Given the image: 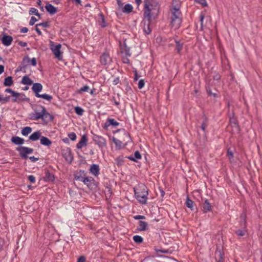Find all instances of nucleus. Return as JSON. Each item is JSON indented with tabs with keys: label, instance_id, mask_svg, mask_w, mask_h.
<instances>
[{
	"label": "nucleus",
	"instance_id": "obj_1",
	"mask_svg": "<svg viewBox=\"0 0 262 262\" xmlns=\"http://www.w3.org/2000/svg\"><path fill=\"white\" fill-rule=\"evenodd\" d=\"M160 5L156 0H145L144 5V16L147 20L151 21L159 14Z\"/></svg>",
	"mask_w": 262,
	"mask_h": 262
},
{
	"label": "nucleus",
	"instance_id": "obj_2",
	"mask_svg": "<svg viewBox=\"0 0 262 262\" xmlns=\"http://www.w3.org/2000/svg\"><path fill=\"white\" fill-rule=\"evenodd\" d=\"M180 9L179 3L176 1H173L170 9V25L175 29L180 27L182 21V15Z\"/></svg>",
	"mask_w": 262,
	"mask_h": 262
},
{
	"label": "nucleus",
	"instance_id": "obj_3",
	"mask_svg": "<svg viewBox=\"0 0 262 262\" xmlns=\"http://www.w3.org/2000/svg\"><path fill=\"white\" fill-rule=\"evenodd\" d=\"M134 193L136 199L142 204L147 203L148 195V189L144 184H140L137 188H134Z\"/></svg>",
	"mask_w": 262,
	"mask_h": 262
},
{
	"label": "nucleus",
	"instance_id": "obj_4",
	"mask_svg": "<svg viewBox=\"0 0 262 262\" xmlns=\"http://www.w3.org/2000/svg\"><path fill=\"white\" fill-rule=\"evenodd\" d=\"M34 113L32 114V119L34 120L44 119L49 117L51 120L53 117L47 111L45 106L38 105L34 110Z\"/></svg>",
	"mask_w": 262,
	"mask_h": 262
},
{
	"label": "nucleus",
	"instance_id": "obj_5",
	"mask_svg": "<svg viewBox=\"0 0 262 262\" xmlns=\"http://www.w3.org/2000/svg\"><path fill=\"white\" fill-rule=\"evenodd\" d=\"M50 43V49L53 53L55 57L59 60H61L62 59V53L60 51L61 45L60 44L55 45L53 41H51Z\"/></svg>",
	"mask_w": 262,
	"mask_h": 262
},
{
	"label": "nucleus",
	"instance_id": "obj_6",
	"mask_svg": "<svg viewBox=\"0 0 262 262\" xmlns=\"http://www.w3.org/2000/svg\"><path fill=\"white\" fill-rule=\"evenodd\" d=\"M16 150L19 152L20 157L24 159L28 158V155L31 154L33 152V149L26 146H19L16 148Z\"/></svg>",
	"mask_w": 262,
	"mask_h": 262
},
{
	"label": "nucleus",
	"instance_id": "obj_7",
	"mask_svg": "<svg viewBox=\"0 0 262 262\" xmlns=\"http://www.w3.org/2000/svg\"><path fill=\"white\" fill-rule=\"evenodd\" d=\"M62 154L66 161L71 163L73 160V156L71 149L69 147H65L62 150Z\"/></svg>",
	"mask_w": 262,
	"mask_h": 262
},
{
	"label": "nucleus",
	"instance_id": "obj_8",
	"mask_svg": "<svg viewBox=\"0 0 262 262\" xmlns=\"http://www.w3.org/2000/svg\"><path fill=\"white\" fill-rule=\"evenodd\" d=\"M100 61L103 66H108L112 63V59L107 52H104L100 57Z\"/></svg>",
	"mask_w": 262,
	"mask_h": 262
},
{
	"label": "nucleus",
	"instance_id": "obj_9",
	"mask_svg": "<svg viewBox=\"0 0 262 262\" xmlns=\"http://www.w3.org/2000/svg\"><path fill=\"white\" fill-rule=\"evenodd\" d=\"M119 125V123L116 121L114 119L108 118L106 119L105 122L103 124L102 127L104 129H107L108 127L110 126L113 127H116Z\"/></svg>",
	"mask_w": 262,
	"mask_h": 262
},
{
	"label": "nucleus",
	"instance_id": "obj_10",
	"mask_svg": "<svg viewBox=\"0 0 262 262\" xmlns=\"http://www.w3.org/2000/svg\"><path fill=\"white\" fill-rule=\"evenodd\" d=\"M13 97L12 101L14 102H20L24 100L25 98V95L23 93H19L16 92H14L12 95Z\"/></svg>",
	"mask_w": 262,
	"mask_h": 262
},
{
	"label": "nucleus",
	"instance_id": "obj_11",
	"mask_svg": "<svg viewBox=\"0 0 262 262\" xmlns=\"http://www.w3.org/2000/svg\"><path fill=\"white\" fill-rule=\"evenodd\" d=\"M86 173L84 170H79L74 173V179L76 181H82L86 177Z\"/></svg>",
	"mask_w": 262,
	"mask_h": 262
},
{
	"label": "nucleus",
	"instance_id": "obj_12",
	"mask_svg": "<svg viewBox=\"0 0 262 262\" xmlns=\"http://www.w3.org/2000/svg\"><path fill=\"white\" fill-rule=\"evenodd\" d=\"M121 53L124 56H130L131 53L130 52L129 48L126 46V43L124 41L123 45H120Z\"/></svg>",
	"mask_w": 262,
	"mask_h": 262
},
{
	"label": "nucleus",
	"instance_id": "obj_13",
	"mask_svg": "<svg viewBox=\"0 0 262 262\" xmlns=\"http://www.w3.org/2000/svg\"><path fill=\"white\" fill-rule=\"evenodd\" d=\"M32 90L35 93V96L37 97L39 95V92L42 90V85L39 83H34L32 87Z\"/></svg>",
	"mask_w": 262,
	"mask_h": 262
},
{
	"label": "nucleus",
	"instance_id": "obj_14",
	"mask_svg": "<svg viewBox=\"0 0 262 262\" xmlns=\"http://www.w3.org/2000/svg\"><path fill=\"white\" fill-rule=\"evenodd\" d=\"M90 172L95 177H98L100 173V168L98 165L92 164L90 168Z\"/></svg>",
	"mask_w": 262,
	"mask_h": 262
},
{
	"label": "nucleus",
	"instance_id": "obj_15",
	"mask_svg": "<svg viewBox=\"0 0 262 262\" xmlns=\"http://www.w3.org/2000/svg\"><path fill=\"white\" fill-rule=\"evenodd\" d=\"M88 138L85 135H83L80 140L78 142L76 147L78 149H81L82 147L87 145Z\"/></svg>",
	"mask_w": 262,
	"mask_h": 262
},
{
	"label": "nucleus",
	"instance_id": "obj_16",
	"mask_svg": "<svg viewBox=\"0 0 262 262\" xmlns=\"http://www.w3.org/2000/svg\"><path fill=\"white\" fill-rule=\"evenodd\" d=\"M13 41V38L9 35H4L2 38L3 44L6 46H10Z\"/></svg>",
	"mask_w": 262,
	"mask_h": 262
},
{
	"label": "nucleus",
	"instance_id": "obj_17",
	"mask_svg": "<svg viewBox=\"0 0 262 262\" xmlns=\"http://www.w3.org/2000/svg\"><path fill=\"white\" fill-rule=\"evenodd\" d=\"M41 137V133L39 130L36 131L31 134L29 139L32 141H36L39 139Z\"/></svg>",
	"mask_w": 262,
	"mask_h": 262
},
{
	"label": "nucleus",
	"instance_id": "obj_18",
	"mask_svg": "<svg viewBox=\"0 0 262 262\" xmlns=\"http://www.w3.org/2000/svg\"><path fill=\"white\" fill-rule=\"evenodd\" d=\"M95 141L97 144H98L99 147H103L106 145L105 139L101 136H96L95 138Z\"/></svg>",
	"mask_w": 262,
	"mask_h": 262
},
{
	"label": "nucleus",
	"instance_id": "obj_19",
	"mask_svg": "<svg viewBox=\"0 0 262 262\" xmlns=\"http://www.w3.org/2000/svg\"><path fill=\"white\" fill-rule=\"evenodd\" d=\"M38 26H41L42 28H49L50 27V24H49V23L48 22L46 21V22H43V23H42L37 24L36 25V26H35V30H36L37 33L39 35H42V33H41V31L40 30V29L38 28Z\"/></svg>",
	"mask_w": 262,
	"mask_h": 262
},
{
	"label": "nucleus",
	"instance_id": "obj_20",
	"mask_svg": "<svg viewBox=\"0 0 262 262\" xmlns=\"http://www.w3.org/2000/svg\"><path fill=\"white\" fill-rule=\"evenodd\" d=\"M11 140L13 143L18 145H21L25 142L24 139L18 136L12 137Z\"/></svg>",
	"mask_w": 262,
	"mask_h": 262
},
{
	"label": "nucleus",
	"instance_id": "obj_21",
	"mask_svg": "<svg viewBox=\"0 0 262 262\" xmlns=\"http://www.w3.org/2000/svg\"><path fill=\"white\" fill-rule=\"evenodd\" d=\"M45 9L51 15H53L57 12V8L50 4H47Z\"/></svg>",
	"mask_w": 262,
	"mask_h": 262
},
{
	"label": "nucleus",
	"instance_id": "obj_22",
	"mask_svg": "<svg viewBox=\"0 0 262 262\" xmlns=\"http://www.w3.org/2000/svg\"><path fill=\"white\" fill-rule=\"evenodd\" d=\"M148 229V224L147 222L140 221L139 222V226L137 227V230L139 231H146Z\"/></svg>",
	"mask_w": 262,
	"mask_h": 262
},
{
	"label": "nucleus",
	"instance_id": "obj_23",
	"mask_svg": "<svg viewBox=\"0 0 262 262\" xmlns=\"http://www.w3.org/2000/svg\"><path fill=\"white\" fill-rule=\"evenodd\" d=\"M212 210V206L209 202L208 200L206 199L203 205V211L204 212L206 213Z\"/></svg>",
	"mask_w": 262,
	"mask_h": 262
},
{
	"label": "nucleus",
	"instance_id": "obj_24",
	"mask_svg": "<svg viewBox=\"0 0 262 262\" xmlns=\"http://www.w3.org/2000/svg\"><path fill=\"white\" fill-rule=\"evenodd\" d=\"M40 142L41 144L47 146H50L52 144V141L45 136L41 137Z\"/></svg>",
	"mask_w": 262,
	"mask_h": 262
},
{
	"label": "nucleus",
	"instance_id": "obj_25",
	"mask_svg": "<svg viewBox=\"0 0 262 262\" xmlns=\"http://www.w3.org/2000/svg\"><path fill=\"white\" fill-rule=\"evenodd\" d=\"M55 177L54 174L50 173L49 171H46L43 180L46 182H52L54 180Z\"/></svg>",
	"mask_w": 262,
	"mask_h": 262
},
{
	"label": "nucleus",
	"instance_id": "obj_26",
	"mask_svg": "<svg viewBox=\"0 0 262 262\" xmlns=\"http://www.w3.org/2000/svg\"><path fill=\"white\" fill-rule=\"evenodd\" d=\"M94 181V179L92 177L86 176L82 182L88 187H90L92 186Z\"/></svg>",
	"mask_w": 262,
	"mask_h": 262
},
{
	"label": "nucleus",
	"instance_id": "obj_27",
	"mask_svg": "<svg viewBox=\"0 0 262 262\" xmlns=\"http://www.w3.org/2000/svg\"><path fill=\"white\" fill-rule=\"evenodd\" d=\"M21 83L23 84L30 85L33 84V81L28 76L26 75L23 77L21 79Z\"/></svg>",
	"mask_w": 262,
	"mask_h": 262
},
{
	"label": "nucleus",
	"instance_id": "obj_28",
	"mask_svg": "<svg viewBox=\"0 0 262 262\" xmlns=\"http://www.w3.org/2000/svg\"><path fill=\"white\" fill-rule=\"evenodd\" d=\"M133 10V7L129 4H126L122 9L121 11L123 13H129Z\"/></svg>",
	"mask_w": 262,
	"mask_h": 262
},
{
	"label": "nucleus",
	"instance_id": "obj_29",
	"mask_svg": "<svg viewBox=\"0 0 262 262\" xmlns=\"http://www.w3.org/2000/svg\"><path fill=\"white\" fill-rule=\"evenodd\" d=\"M148 22L146 24L145 23L143 26V31L144 33L146 34H149L151 33V29L150 28V24L151 21L147 20Z\"/></svg>",
	"mask_w": 262,
	"mask_h": 262
},
{
	"label": "nucleus",
	"instance_id": "obj_30",
	"mask_svg": "<svg viewBox=\"0 0 262 262\" xmlns=\"http://www.w3.org/2000/svg\"><path fill=\"white\" fill-rule=\"evenodd\" d=\"M32 128L30 126H26L24 127L21 130V134L24 136H27L29 134L32 132Z\"/></svg>",
	"mask_w": 262,
	"mask_h": 262
},
{
	"label": "nucleus",
	"instance_id": "obj_31",
	"mask_svg": "<svg viewBox=\"0 0 262 262\" xmlns=\"http://www.w3.org/2000/svg\"><path fill=\"white\" fill-rule=\"evenodd\" d=\"M13 83L12 77L11 76H8L5 79L4 82V85L6 86H10Z\"/></svg>",
	"mask_w": 262,
	"mask_h": 262
},
{
	"label": "nucleus",
	"instance_id": "obj_32",
	"mask_svg": "<svg viewBox=\"0 0 262 262\" xmlns=\"http://www.w3.org/2000/svg\"><path fill=\"white\" fill-rule=\"evenodd\" d=\"M175 42L176 43V50L179 54H180L183 48V43L178 40H175Z\"/></svg>",
	"mask_w": 262,
	"mask_h": 262
},
{
	"label": "nucleus",
	"instance_id": "obj_33",
	"mask_svg": "<svg viewBox=\"0 0 262 262\" xmlns=\"http://www.w3.org/2000/svg\"><path fill=\"white\" fill-rule=\"evenodd\" d=\"M37 97L41 98L48 101H51L53 99V96L47 94H39Z\"/></svg>",
	"mask_w": 262,
	"mask_h": 262
},
{
	"label": "nucleus",
	"instance_id": "obj_34",
	"mask_svg": "<svg viewBox=\"0 0 262 262\" xmlns=\"http://www.w3.org/2000/svg\"><path fill=\"white\" fill-rule=\"evenodd\" d=\"M100 20L99 21V24L102 28H104L106 27L107 23L105 20L104 16L102 13L99 14Z\"/></svg>",
	"mask_w": 262,
	"mask_h": 262
},
{
	"label": "nucleus",
	"instance_id": "obj_35",
	"mask_svg": "<svg viewBox=\"0 0 262 262\" xmlns=\"http://www.w3.org/2000/svg\"><path fill=\"white\" fill-rule=\"evenodd\" d=\"M141 158V156L139 151H135L134 154V157L130 156L128 157V159L130 160L136 161V159H140Z\"/></svg>",
	"mask_w": 262,
	"mask_h": 262
},
{
	"label": "nucleus",
	"instance_id": "obj_36",
	"mask_svg": "<svg viewBox=\"0 0 262 262\" xmlns=\"http://www.w3.org/2000/svg\"><path fill=\"white\" fill-rule=\"evenodd\" d=\"M215 254L216 258H224V253L221 249H219L217 248L215 251Z\"/></svg>",
	"mask_w": 262,
	"mask_h": 262
},
{
	"label": "nucleus",
	"instance_id": "obj_37",
	"mask_svg": "<svg viewBox=\"0 0 262 262\" xmlns=\"http://www.w3.org/2000/svg\"><path fill=\"white\" fill-rule=\"evenodd\" d=\"M193 202L189 199L188 198L187 199L186 201V205L187 207L189 208L191 210H193Z\"/></svg>",
	"mask_w": 262,
	"mask_h": 262
},
{
	"label": "nucleus",
	"instance_id": "obj_38",
	"mask_svg": "<svg viewBox=\"0 0 262 262\" xmlns=\"http://www.w3.org/2000/svg\"><path fill=\"white\" fill-rule=\"evenodd\" d=\"M133 239L135 243L138 244H140L142 243L143 241V238L141 236L138 235H135L133 237Z\"/></svg>",
	"mask_w": 262,
	"mask_h": 262
},
{
	"label": "nucleus",
	"instance_id": "obj_39",
	"mask_svg": "<svg viewBox=\"0 0 262 262\" xmlns=\"http://www.w3.org/2000/svg\"><path fill=\"white\" fill-rule=\"evenodd\" d=\"M75 112L77 115L82 116L83 114L84 110L79 106H76L75 107Z\"/></svg>",
	"mask_w": 262,
	"mask_h": 262
},
{
	"label": "nucleus",
	"instance_id": "obj_40",
	"mask_svg": "<svg viewBox=\"0 0 262 262\" xmlns=\"http://www.w3.org/2000/svg\"><path fill=\"white\" fill-rule=\"evenodd\" d=\"M30 14H34L37 16L40 17V15L38 13V10L35 8H31L29 10Z\"/></svg>",
	"mask_w": 262,
	"mask_h": 262
},
{
	"label": "nucleus",
	"instance_id": "obj_41",
	"mask_svg": "<svg viewBox=\"0 0 262 262\" xmlns=\"http://www.w3.org/2000/svg\"><path fill=\"white\" fill-rule=\"evenodd\" d=\"M113 141L116 146L119 147H121L122 146V142L120 140L113 138Z\"/></svg>",
	"mask_w": 262,
	"mask_h": 262
},
{
	"label": "nucleus",
	"instance_id": "obj_42",
	"mask_svg": "<svg viewBox=\"0 0 262 262\" xmlns=\"http://www.w3.org/2000/svg\"><path fill=\"white\" fill-rule=\"evenodd\" d=\"M10 100V97H3L2 95L0 94V101L4 103H7L9 102Z\"/></svg>",
	"mask_w": 262,
	"mask_h": 262
},
{
	"label": "nucleus",
	"instance_id": "obj_43",
	"mask_svg": "<svg viewBox=\"0 0 262 262\" xmlns=\"http://www.w3.org/2000/svg\"><path fill=\"white\" fill-rule=\"evenodd\" d=\"M89 89H90L89 86L86 85H84L83 87L81 88L79 90H78V93L79 94H81L84 92H88Z\"/></svg>",
	"mask_w": 262,
	"mask_h": 262
},
{
	"label": "nucleus",
	"instance_id": "obj_44",
	"mask_svg": "<svg viewBox=\"0 0 262 262\" xmlns=\"http://www.w3.org/2000/svg\"><path fill=\"white\" fill-rule=\"evenodd\" d=\"M236 234L239 236H243L246 234V231L245 230H237L236 231Z\"/></svg>",
	"mask_w": 262,
	"mask_h": 262
},
{
	"label": "nucleus",
	"instance_id": "obj_45",
	"mask_svg": "<svg viewBox=\"0 0 262 262\" xmlns=\"http://www.w3.org/2000/svg\"><path fill=\"white\" fill-rule=\"evenodd\" d=\"M68 137L72 141H75L76 139V135L74 133L69 134Z\"/></svg>",
	"mask_w": 262,
	"mask_h": 262
},
{
	"label": "nucleus",
	"instance_id": "obj_46",
	"mask_svg": "<svg viewBox=\"0 0 262 262\" xmlns=\"http://www.w3.org/2000/svg\"><path fill=\"white\" fill-rule=\"evenodd\" d=\"M145 85V82L143 79H141L138 82V88L139 89H142Z\"/></svg>",
	"mask_w": 262,
	"mask_h": 262
},
{
	"label": "nucleus",
	"instance_id": "obj_47",
	"mask_svg": "<svg viewBox=\"0 0 262 262\" xmlns=\"http://www.w3.org/2000/svg\"><path fill=\"white\" fill-rule=\"evenodd\" d=\"M195 1L203 6H206L207 5L206 0H195Z\"/></svg>",
	"mask_w": 262,
	"mask_h": 262
},
{
	"label": "nucleus",
	"instance_id": "obj_48",
	"mask_svg": "<svg viewBox=\"0 0 262 262\" xmlns=\"http://www.w3.org/2000/svg\"><path fill=\"white\" fill-rule=\"evenodd\" d=\"M37 21V19L34 16L31 17L30 20L29 21V25L30 26L33 25L35 22Z\"/></svg>",
	"mask_w": 262,
	"mask_h": 262
},
{
	"label": "nucleus",
	"instance_id": "obj_49",
	"mask_svg": "<svg viewBox=\"0 0 262 262\" xmlns=\"http://www.w3.org/2000/svg\"><path fill=\"white\" fill-rule=\"evenodd\" d=\"M118 5V9L120 10H122L123 6V3L120 0H116Z\"/></svg>",
	"mask_w": 262,
	"mask_h": 262
},
{
	"label": "nucleus",
	"instance_id": "obj_50",
	"mask_svg": "<svg viewBox=\"0 0 262 262\" xmlns=\"http://www.w3.org/2000/svg\"><path fill=\"white\" fill-rule=\"evenodd\" d=\"M28 180L32 183H34L35 182V178L33 175H30L28 176Z\"/></svg>",
	"mask_w": 262,
	"mask_h": 262
},
{
	"label": "nucleus",
	"instance_id": "obj_51",
	"mask_svg": "<svg viewBox=\"0 0 262 262\" xmlns=\"http://www.w3.org/2000/svg\"><path fill=\"white\" fill-rule=\"evenodd\" d=\"M24 64H29L30 63V59L29 57H25L23 60Z\"/></svg>",
	"mask_w": 262,
	"mask_h": 262
},
{
	"label": "nucleus",
	"instance_id": "obj_52",
	"mask_svg": "<svg viewBox=\"0 0 262 262\" xmlns=\"http://www.w3.org/2000/svg\"><path fill=\"white\" fill-rule=\"evenodd\" d=\"M206 122H207V119L206 118L205 120L203 122V123L201 125V129L203 131L205 130L206 127L207 126Z\"/></svg>",
	"mask_w": 262,
	"mask_h": 262
},
{
	"label": "nucleus",
	"instance_id": "obj_53",
	"mask_svg": "<svg viewBox=\"0 0 262 262\" xmlns=\"http://www.w3.org/2000/svg\"><path fill=\"white\" fill-rule=\"evenodd\" d=\"M134 219L135 220H141V219H145V216L141 215H137L134 216Z\"/></svg>",
	"mask_w": 262,
	"mask_h": 262
},
{
	"label": "nucleus",
	"instance_id": "obj_54",
	"mask_svg": "<svg viewBox=\"0 0 262 262\" xmlns=\"http://www.w3.org/2000/svg\"><path fill=\"white\" fill-rule=\"evenodd\" d=\"M128 56H123L122 60L123 62L125 63H129V60L128 58Z\"/></svg>",
	"mask_w": 262,
	"mask_h": 262
},
{
	"label": "nucleus",
	"instance_id": "obj_55",
	"mask_svg": "<svg viewBox=\"0 0 262 262\" xmlns=\"http://www.w3.org/2000/svg\"><path fill=\"white\" fill-rule=\"evenodd\" d=\"M85 257L84 256H80L77 260V262H85Z\"/></svg>",
	"mask_w": 262,
	"mask_h": 262
},
{
	"label": "nucleus",
	"instance_id": "obj_56",
	"mask_svg": "<svg viewBox=\"0 0 262 262\" xmlns=\"http://www.w3.org/2000/svg\"><path fill=\"white\" fill-rule=\"evenodd\" d=\"M155 251H156L157 253H159V252L162 253H168L167 250H160V249H155Z\"/></svg>",
	"mask_w": 262,
	"mask_h": 262
},
{
	"label": "nucleus",
	"instance_id": "obj_57",
	"mask_svg": "<svg viewBox=\"0 0 262 262\" xmlns=\"http://www.w3.org/2000/svg\"><path fill=\"white\" fill-rule=\"evenodd\" d=\"M30 63L33 66H36L37 64L36 58H33L32 59H30Z\"/></svg>",
	"mask_w": 262,
	"mask_h": 262
},
{
	"label": "nucleus",
	"instance_id": "obj_58",
	"mask_svg": "<svg viewBox=\"0 0 262 262\" xmlns=\"http://www.w3.org/2000/svg\"><path fill=\"white\" fill-rule=\"evenodd\" d=\"M28 29L27 27H24V28H21L20 30V32L21 33H27V32H28Z\"/></svg>",
	"mask_w": 262,
	"mask_h": 262
},
{
	"label": "nucleus",
	"instance_id": "obj_59",
	"mask_svg": "<svg viewBox=\"0 0 262 262\" xmlns=\"http://www.w3.org/2000/svg\"><path fill=\"white\" fill-rule=\"evenodd\" d=\"M29 159L32 161V162H36L37 161V160H38V158H36L34 156H31V157H29Z\"/></svg>",
	"mask_w": 262,
	"mask_h": 262
},
{
	"label": "nucleus",
	"instance_id": "obj_60",
	"mask_svg": "<svg viewBox=\"0 0 262 262\" xmlns=\"http://www.w3.org/2000/svg\"><path fill=\"white\" fill-rule=\"evenodd\" d=\"M36 3L40 7L41 10H43V6H41V1L40 0H37Z\"/></svg>",
	"mask_w": 262,
	"mask_h": 262
},
{
	"label": "nucleus",
	"instance_id": "obj_61",
	"mask_svg": "<svg viewBox=\"0 0 262 262\" xmlns=\"http://www.w3.org/2000/svg\"><path fill=\"white\" fill-rule=\"evenodd\" d=\"M120 81L119 78H116L113 81V83L114 85H117Z\"/></svg>",
	"mask_w": 262,
	"mask_h": 262
},
{
	"label": "nucleus",
	"instance_id": "obj_62",
	"mask_svg": "<svg viewBox=\"0 0 262 262\" xmlns=\"http://www.w3.org/2000/svg\"><path fill=\"white\" fill-rule=\"evenodd\" d=\"M5 92H7V93H10L12 95L15 91H13L11 89H6L5 90Z\"/></svg>",
	"mask_w": 262,
	"mask_h": 262
},
{
	"label": "nucleus",
	"instance_id": "obj_63",
	"mask_svg": "<svg viewBox=\"0 0 262 262\" xmlns=\"http://www.w3.org/2000/svg\"><path fill=\"white\" fill-rule=\"evenodd\" d=\"M200 21H201V26L202 27L203 26V20L204 19V15L202 14H201L200 15Z\"/></svg>",
	"mask_w": 262,
	"mask_h": 262
},
{
	"label": "nucleus",
	"instance_id": "obj_64",
	"mask_svg": "<svg viewBox=\"0 0 262 262\" xmlns=\"http://www.w3.org/2000/svg\"><path fill=\"white\" fill-rule=\"evenodd\" d=\"M227 155L229 156L230 158H232L233 157V154L232 152L229 150L227 151Z\"/></svg>",
	"mask_w": 262,
	"mask_h": 262
}]
</instances>
